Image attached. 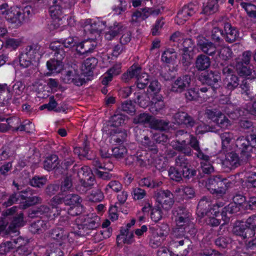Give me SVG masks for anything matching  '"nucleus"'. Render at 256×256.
Returning a JSON list of instances; mask_svg holds the SVG:
<instances>
[{
	"mask_svg": "<svg viewBox=\"0 0 256 256\" xmlns=\"http://www.w3.org/2000/svg\"><path fill=\"white\" fill-rule=\"evenodd\" d=\"M236 150L244 160H248L253 152V148H256V134H251L246 136H240L236 141Z\"/></svg>",
	"mask_w": 256,
	"mask_h": 256,
	"instance_id": "nucleus-1",
	"label": "nucleus"
},
{
	"mask_svg": "<svg viewBox=\"0 0 256 256\" xmlns=\"http://www.w3.org/2000/svg\"><path fill=\"white\" fill-rule=\"evenodd\" d=\"M100 224V218L96 215L88 214L83 220V224L80 226L78 230L74 233L80 236H89L90 232H94Z\"/></svg>",
	"mask_w": 256,
	"mask_h": 256,
	"instance_id": "nucleus-2",
	"label": "nucleus"
},
{
	"mask_svg": "<svg viewBox=\"0 0 256 256\" xmlns=\"http://www.w3.org/2000/svg\"><path fill=\"white\" fill-rule=\"evenodd\" d=\"M226 180L219 176H211L206 182V186L212 194L222 196L226 194Z\"/></svg>",
	"mask_w": 256,
	"mask_h": 256,
	"instance_id": "nucleus-3",
	"label": "nucleus"
},
{
	"mask_svg": "<svg viewBox=\"0 0 256 256\" xmlns=\"http://www.w3.org/2000/svg\"><path fill=\"white\" fill-rule=\"evenodd\" d=\"M134 157L136 165L140 168L147 169L154 165V156L146 150H138Z\"/></svg>",
	"mask_w": 256,
	"mask_h": 256,
	"instance_id": "nucleus-4",
	"label": "nucleus"
},
{
	"mask_svg": "<svg viewBox=\"0 0 256 256\" xmlns=\"http://www.w3.org/2000/svg\"><path fill=\"white\" fill-rule=\"evenodd\" d=\"M62 80L64 84H74L77 86H81L86 83L84 78H82L78 74V66L74 64L72 69L66 71V73L62 74Z\"/></svg>",
	"mask_w": 256,
	"mask_h": 256,
	"instance_id": "nucleus-5",
	"label": "nucleus"
},
{
	"mask_svg": "<svg viewBox=\"0 0 256 256\" xmlns=\"http://www.w3.org/2000/svg\"><path fill=\"white\" fill-rule=\"evenodd\" d=\"M198 79L202 84L210 86L211 89L214 91L217 90L220 86L218 82L220 80V77L218 74L212 71L202 73L199 75Z\"/></svg>",
	"mask_w": 256,
	"mask_h": 256,
	"instance_id": "nucleus-6",
	"label": "nucleus"
},
{
	"mask_svg": "<svg viewBox=\"0 0 256 256\" xmlns=\"http://www.w3.org/2000/svg\"><path fill=\"white\" fill-rule=\"evenodd\" d=\"M173 214L178 226L188 227L190 222V214L186 208L178 206L174 210Z\"/></svg>",
	"mask_w": 256,
	"mask_h": 256,
	"instance_id": "nucleus-7",
	"label": "nucleus"
},
{
	"mask_svg": "<svg viewBox=\"0 0 256 256\" xmlns=\"http://www.w3.org/2000/svg\"><path fill=\"white\" fill-rule=\"evenodd\" d=\"M2 14L5 16L6 20L16 26H20L24 20V16L20 10L16 7H11L8 10L2 12Z\"/></svg>",
	"mask_w": 256,
	"mask_h": 256,
	"instance_id": "nucleus-8",
	"label": "nucleus"
},
{
	"mask_svg": "<svg viewBox=\"0 0 256 256\" xmlns=\"http://www.w3.org/2000/svg\"><path fill=\"white\" fill-rule=\"evenodd\" d=\"M197 46L204 54L213 56L216 54L217 48L216 44L204 36L197 38Z\"/></svg>",
	"mask_w": 256,
	"mask_h": 256,
	"instance_id": "nucleus-9",
	"label": "nucleus"
},
{
	"mask_svg": "<svg viewBox=\"0 0 256 256\" xmlns=\"http://www.w3.org/2000/svg\"><path fill=\"white\" fill-rule=\"evenodd\" d=\"M173 194L169 190H160L156 194V201L159 204L158 208L170 209L174 204Z\"/></svg>",
	"mask_w": 256,
	"mask_h": 256,
	"instance_id": "nucleus-10",
	"label": "nucleus"
},
{
	"mask_svg": "<svg viewBox=\"0 0 256 256\" xmlns=\"http://www.w3.org/2000/svg\"><path fill=\"white\" fill-rule=\"evenodd\" d=\"M196 10L197 6L192 4L184 6L177 14L176 18V23L179 25L184 24Z\"/></svg>",
	"mask_w": 256,
	"mask_h": 256,
	"instance_id": "nucleus-11",
	"label": "nucleus"
},
{
	"mask_svg": "<svg viewBox=\"0 0 256 256\" xmlns=\"http://www.w3.org/2000/svg\"><path fill=\"white\" fill-rule=\"evenodd\" d=\"M136 140L140 144L153 154H157L158 152V145L155 143L153 136H148L145 134V132L142 130L140 136H136Z\"/></svg>",
	"mask_w": 256,
	"mask_h": 256,
	"instance_id": "nucleus-12",
	"label": "nucleus"
},
{
	"mask_svg": "<svg viewBox=\"0 0 256 256\" xmlns=\"http://www.w3.org/2000/svg\"><path fill=\"white\" fill-rule=\"evenodd\" d=\"M54 5L50 8L52 18H62L68 20L69 16L64 14V10L67 6L66 0H54Z\"/></svg>",
	"mask_w": 256,
	"mask_h": 256,
	"instance_id": "nucleus-13",
	"label": "nucleus"
},
{
	"mask_svg": "<svg viewBox=\"0 0 256 256\" xmlns=\"http://www.w3.org/2000/svg\"><path fill=\"white\" fill-rule=\"evenodd\" d=\"M191 82L190 76L184 74L180 76L172 84L171 91L176 93H181L190 87Z\"/></svg>",
	"mask_w": 256,
	"mask_h": 256,
	"instance_id": "nucleus-14",
	"label": "nucleus"
},
{
	"mask_svg": "<svg viewBox=\"0 0 256 256\" xmlns=\"http://www.w3.org/2000/svg\"><path fill=\"white\" fill-rule=\"evenodd\" d=\"M176 123L178 124H183L186 128H192L198 124V121L186 112H178L174 116Z\"/></svg>",
	"mask_w": 256,
	"mask_h": 256,
	"instance_id": "nucleus-15",
	"label": "nucleus"
},
{
	"mask_svg": "<svg viewBox=\"0 0 256 256\" xmlns=\"http://www.w3.org/2000/svg\"><path fill=\"white\" fill-rule=\"evenodd\" d=\"M21 192L25 194V195H20L21 198L26 200L21 205L23 209H26L33 205L40 204L42 202V198L40 197L32 196V190L29 188L22 191Z\"/></svg>",
	"mask_w": 256,
	"mask_h": 256,
	"instance_id": "nucleus-16",
	"label": "nucleus"
},
{
	"mask_svg": "<svg viewBox=\"0 0 256 256\" xmlns=\"http://www.w3.org/2000/svg\"><path fill=\"white\" fill-rule=\"evenodd\" d=\"M97 46L93 40H87L79 42L76 45V51L80 55H88L92 53Z\"/></svg>",
	"mask_w": 256,
	"mask_h": 256,
	"instance_id": "nucleus-17",
	"label": "nucleus"
},
{
	"mask_svg": "<svg viewBox=\"0 0 256 256\" xmlns=\"http://www.w3.org/2000/svg\"><path fill=\"white\" fill-rule=\"evenodd\" d=\"M240 160L238 154L234 152L228 153L226 155L225 160L222 162V164L230 169L235 168L242 164L243 162H246L242 157Z\"/></svg>",
	"mask_w": 256,
	"mask_h": 256,
	"instance_id": "nucleus-18",
	"label": "nucleus"
},
{
	"mask_svg": "<svg viewBox=\"0 0 256 256\" xmlns=\"http://www.w3.org/2000/svg\"><path fill=\"white\" fill-rule=\"evenodd\" d=\"M224 30L225 32L224 38L226 41L228 43H232L239 38V32L238 30L232 25L226 22L224 24Z\"/></svg>",
	"mask_w": 256,
	"mask_h": 256,
	"instance_id": "nucleus-19",
	"label": "nucleus"
},
{
	"mask_svg": "<svg viewBox=\"0 0 256 256\" xmlns=\"http://www.w3.org/2000/svg\"><path fill=\"white\" fill-rule=\"evenodd\" d=\"M10 220H11V222H10L8 226V232L15 233L18 232L20 228L23 226L25 224L24 214L22 212L16 214Z\"/></svg>",
	"mask_w": 256,
	"mask_h": 256,
	"instance_id": "nucleus-20",
	"label": "nucleus"
},
{
	"mask_svg": "<svg viewBox=\"0 0 256 256\" xmlns=\"http://www.w3.org/2000/svg\"><path fill=\"white\" fill-rule=\"evenodd\" d=\"M210 58L204 54H200L196 58L194 66L198 71L201 72L208 70L210 67Z\"/></svg>",
	"mask_w": 256,
	"mask_h": 256,
	"instance_id": "nucleus-21",
	"label": "nucleus"
},
{
	"mask_svg": "<svg viewBox=\"0 0 256 256\" xmlns=\"http://www.w3.org/2000/svg\"><path fill=\"white\" fill-rule=\"evenodd\" d=\"M25 88L24 84L20 80L16 81L12 86V90H10L12 97L14 96L12 102L16 104H20L21 99L20 95L22 94Z\"/></svg>",
	"mask_w": 256,
	"mask_h": 256,
	"instance_id": "nucleus-22",
	"label": "nucleus"
},
{
	"mask_svg": "<svg viewBox=\"0 0 256 256\" xmlns=\"http://www.w3.org/2000/svg\"><path fill=\"white\" fill-rule=\"evenodd\" d=\"M124 29L125 27L122 24L115 22L108 27V30L105 34V38L110 40L118 34H122Z\"/></svg>",
	"mask_w": 256,
	"mask_h": 256,
	"instance_id": "nucleus-23",
	"label": "nucleus"
},
{
	"mask_svg": "<svg viewBox=\"0 0 256 256\" xmlns=\"http://www.w3.org/2000/svg\"><path fill=\"white\" fill-rule=\"evenodd\" d=\"M11 99L10 88L6 84H0V105L8 104Z\"/></svg>",
	"mask_w": 256,
	"mask_h": 256,
	"instance_id": "nucleus-24",
	"label": "nucleus"
},
{
	"mask_svg": "<svg viewBox=\"0 0 256 256\" xmlns=\"http://www.w3.org/2000/svg\"><path fill=\"white\" fill-rule=\"evenodd\" d=\"M50 48L54 52V58L62 61L66 56V52L64 50V47L60 44V42H52L50 44Z\"/></svg>",
	"mask_w": 256,
	"mask_h": 256,
	"instance_id": "nucleus-25",
	"label": "nucleus"
},
{
	"mask_svg": "<svg viewBox=\"0 0 256 256\" xmlns=\"http://www.w3.org/2000/svg\"><path fill=\"white\" fill-rule=\"evenodd\" d=\"M225 0H212L208 2L202 10V12L204 14H212L218 10L220 4H222Z\"/></svg>",
	"mask_w": 256,
	"mask_h": 256,
	"instance_id": "nucleus-26",
	"label": "nucleus"
},
{
	"mask_svg": "<svg viewBox=\"0 0 256 256\" xmlns=\"http://www.w3.org/2000/svg\"><path fill=\"white\" fill-rule=\"evenodd\" d=\"M188 140V144H190V146L196 152V154L197 157L199 158L204 160L206 161L208 160L209 159V156L207 155L204 154L202 152L200 147L199 142L198 140L196 139V138H195L194 136L191 135V137Z\"/></svg>",
	"mask_w": 256,
	"mask_h": 256,
	"instance_id": "nucleus-27",
	"label": "nucleus"
},
{
	"mask_svg": "<svg viewBox=\"0 0 256 256\" xmlns=\"http://www.w3.org/2000/svg\"><path fill=\"white\" fill-rule=\"evenodd\" d=\"M210 203L209 197L204 196L199 201L198 205V214L199 216L203 217L207 212Z\"/></svg>",
	"mask_w": 256,
	"mask_h": 256,
	"instance_id": "nucleus-28",
	"label": "nucleus"
},
{
	"mask_svg": "<svg viewBox=\"0 0 256 256\" xmlns=\"http://www.w3.org/2000/svg\"><path fill=\"white\" fill-rule=\"evenodd\" d=\"M170 124V122L168 120L152 118L150 122V127L154 130L166 131L169 129Z\"/></svg>",
	"mask_w": 256,
	"mask_h": 256,
	"instance_id": "nucleus-29",
	"label": "nucleus"
},
{
	"mask_svg": "<svg viewBox=\"0 0 256 256\" xmlns=\"http://www.w3.org/2000/svg\"><path fill=\"white\" fill-rule=\"evenodd\" d=\"M50 236L59 242H62L68 238L67 232L62 228H53L50 232Z\"/></svg>",
	"mask_w": 256,
	"mask_h": 256,
	"instance_id": "nucleus-30",
	"label": "nucleus"
},
{
	"mask_svg": "<svg viewBox=\"0 0 256 256\" xmlns=\"http://www.w3.org/2000/svg\"><path fill=\"white\" fill-rule=\"evenodd\" d=\"M58 158L56 154L48 156L44 162V168L45 170L50 171L58 167Z\"/></svg>",
	"mask_w": 256,
	"mask_h": 256,
	"instance_id": "nucleus-31",
	"label": "nucleus"
},
{
	"mask_svg": "<svg viewBox=\"0 0 256 256\" xmlns=\"http://www.w3.org/2000/svg\"><path fill=\"white\" fill-rule=\"evenodd\" d=\"M225 83V88L232 91L237 88L240 84L238 77L235 74L228 75Z\"/></svg>",
	"mask_w": 256,
	"mask_h": 256,
	"instance_id": "nucleus-32",
	"label": "nucleus"
},
{
	"mask_svg": "<svg viewBox=\"0 0 256 256\" xmlns=\"http://www.w3.org/2000/svg\"><path fill=\"white\" fill-rule=\"evenodd\" d=\"M48 228L46 222L42 220H38L30 224L29 230L33 234L42 232Z\"/></svg>",
	"mask_w": 256,
	"mask_h": 256,
	"instance_id": "nucleus-33",
	"label": "nucleus"
},
{
	"mask_svg": "<svg viewBox=\"0 0 256 256\" xmlns=\"http://www.w3.org/2000/svg\"><path fill=\"white\" fill-rule=\"evenodd\" d=\"M46 66L48 68L54 72H60L63 68L62 61L58 60L55 58H51L47 62Z\"/></svg>",
	"mask_w": 256,
	"mask_h": 256,
	"instance_id": "nucleus-34",
	"label": "nucleus"
},
{
	"mask_svg": "<svg viewBox=\"0 0 256 256\" xmlns=\"http://www.w3.org/2000/svg\"><path fill=\"white\" fill-rule=\"evenodd\" d=\"M134 95L136 96V102L142 108H145L150 104V98L147 93L144 92H135Z\"/></svg>",
	"mask_w": 256,
	"mask_h": 256,
	"instance_id": "nucleus-35",
	"label": "nucleus"
},
{
	"mask_svg": "<svg viewBox=\"0 0 256 256\" xmlns=\"http://www.w3.org/2000/svg\"><path fill=\"white\" fill-rule=\"evenodd\" d=\"M50 208L46 205H41L39 207L29 210L28 216L30 218L40 217L42 215L49 212Z\"/></svg>",
	"mask_w": 256,
	"mask_h": 256,
	"instance_id": "nucleus-36",
	"label": "nucleus"
},
{
	"mask_svg": "<svg viewBox=\"0 0 256 256\" xmlns=\"http://www.w3.org/2000/svg\"><path fill=\"white\" fill-rule=\"evenodd\" d=\"M81 201V198L76 194H70L64 196V204L67 206H78Z\"/></svg>",
	"mask_w": 256,
	"mask_h": 256,
	"instance_id": "nucleus-37",
	"label": "nucleus"
},
{
	"mask_svg": "<svg viewBox=\"0 0 256 256\" xmlns=\"http://www.w3.org/2000/svg\"><path fill=\"white\" fill-rule=\"evenodd\" d=\"M237 73L242 76H247L251 75L252 69L245 64L237 62L235 65Z\"/></svg>",
	"mask_w": 256,
	"mask_h": 256,
	"instance_id": "nucleus-38",
	"label": "nucleus"
},
{
	"mask_svg": "<svg viewBox=\"0 0 256 256\" xmlns=\"http://www.w3.org/2000/svg\"><path fill=\"white\" fill-rule=\"evenodd\" d=\"M172 146L174 150L182 152L185 156H190L192 155V149L188 144L186 142L174 144Z\"/></svg>",
	"mask_w": 256,
	"mask_h": 256,
	"instance_id": "nucleus-39",
	"label": "nucleus"
},
{
	"mask_svg": "<svg viewBox=\"0 0 256 256\" xmlns=\"http://www.w3.org/2000/svg\"><path fill=\"white\" fill-rule=\"evenodd\" d=\"M127 116L121 114H114L112 116L110 120L111 126L118 127L124 123Z\"/></svg>",
	"mask_w": 256,
	"mask_h": 256,
	"instance_id": "nucleus-40",
	"label": "nucleus"
},
{
	"mask_svg": "<svg viewBox=\"0 0 256 256\" xmlns=\"http://www.w3.org/2000/svg\"><path fill=\"white\" fill-rule=\"evenodd\" d=\"M118 108L130 115H134L136 110L135 104L132 100H126L122 102Z\"/></svg>",
	"mask_w": 256,
	"mask_h": 256,
	"instance_id": "nucleus-41",
	"label": "nucleus"
},
{
	"mask_svg": "<svg viewBox=\"0 0 256 256\" xmlns=\"http://www.w3.org/2000/svg\"><path fill=\"white\" fill-rule=\"evenodd\" d=\"M222 140V148L224 150H227L231 140L234 138V135L231 132H224L220 134Z\"/></svg>",
	"mask_w": 256,
	"mask_h": 256,
	"instance_id": "nucleus-42",
	"label": "nucleus"
},
{
	"mask_svg": "<svg viewBox=\"0 0 256 256\" xmlns=\"http://www.w3.org/2000/svg\"><path fill=\"white\" fill-rule=\"evenodd\" d=\"M214 122L222 128L226 129L231 125L230 120L222 112L215 120Z\"/></svg>",
	"mask_w": 256,
	"mask_h": 256,
	"instance_id": "nucleus-43",
	"label": "nucleus"
},
{
	"mask_svg": "<svg viewBox=\"0 0 256 256\" xmlns=\"http://www.w3.org/2000/svg\"><path fill=\"white\" fill-rule=\"evenodd\" d=\"M239 127L244 131L246 132H254V130H256L254 126L253 122L248 120H240L238 122Z\"/></svg>",
	"mask_w": 256,
	"mask_h": 256,
	"instance_id": "nucleus-44",
	"label": "nucleus"
},
{
	"mask_svg": "<svg viewBox=\"0 0 256 256\" xmlns=\"http://www.w3.org/2000/svg\"><path fill=\"white\" fill-rule=\"evenodd\" d=\"M176 140L174 144H180L188 141L191 137V134L184 130H180L176 132Z\"/></svg>",
	"mask_w": 256,
	"mask_h": 256,
	"instance_id": "nucleus-45",
	"label": "nucleus"
},
{
	"mask_svg": "<svg viewBox=\"0 0 256 256\" xmlns=\"http://www.w3.org/2000/svg\"><path fill=\"white\" fill-rule=\"evenodd\" d=\"M52 20L48 24V28L50 30L59 28L61 26H65L67 24L68 20H65L62 18H52Z\"/></svg>",
	"mask_w": 256,
	"mask_h": 256,
	"instance_id": "nucleus-46",
	"label": "nucleus"
},
{
	"mask_svg": "<svg viewBox=\"0 0 256 256\" xmlns=\"http://www.w3.org/2000/svg\"><path fill=\"white\" fill-rule=\"evenodd\" d=\"M176 58V54L173 49L165 50L162 54V60L166 63H170Z\"/></svg>",
	"mask_w": 256,
	"mask_h": 256,
	"instance_id": "nucleus-47",
	"label": "nucleus"
},
{
	"mask_svg": "<svg viewBox=\"0 0 256 256\" xmlns=\"http://www.w3.org/2000/svg\"><path fill=\"white\" fill-rule=\"evenodd\" d=\"M40 46L38 44H32L28 46L26 49V52L30 56V58L35 59L36 58L40 55Z\"/></svg>",
	"mask_w": 256,
	"mask_h": 256,
	"instance_id": "nucleus-48",
	"label": "nucleus"
},
{
	"mask_svg": "<svg viewBox=\"0 0 256 256\" xmlns=\"http://www.w3.org/2000/svg\"><path fill=\"white\" fill-rule=\"evenodd\" d=\"M152 119V117L146 113H142L135 116L133 119V122L135 124H144L150 123Z\"/></svg>",
	"mask_w": 256,
	"mask_h": 256,
	"instance_id": "nucleus-49",
	"label": "nucleus"
},
{
	"mask_svg": "<svg viewBox=\"0 0 256 256\" xmlns=\"http://www.w3.org/2000/svg\"><path fill=\"white\" fill-rule=\"evenodd\" d=\"M187 228L188 227L178 226L176 225V227L173 229L172 237L178 238V239L186 240V242H188V240L184 236L186 228Z\"/></svg>",
	"mask_w": 256,
	"mask_h": 256,
	"instance_id": "nucleus-50",
	"label": "nucleus"
},
{
	"mask_svg": "<svg viewBox=\"0 0 256 256\" xmlns=\"http://www.w3.org/2000/svg\"><path fill=\"white\" fill-rule=\"evenodd\" d=\"M127 152L126 148L122 146L115 147L112 150V156L116 159L123 158Z\"/></svg>",
	"mask_w": 256,
	"mask_h": 256,
	"instance_id": "nucleus-51",
	"label": "nucleus"
},
{
	"mask_svg": "<svg viewBox=\"0 0 256 256\" xmlns=\"http://www.w3.org/2000/svg\"><path fill=\"white\" fill-rule=\"evenodd\" d=\"M77 174L80 180L86 179L89 176H94L92 170L88 166H84L80 168L78 170Z\"/></svg>",
	"mask_w": 256,
	"mask_h": 256,
	"instance_id": "nucleus-52",
	"label": "nucleus"
},
{
	"mask_svg": "<svg viewBox=\"0 0 256 256\" xmlns=\"http://www.w3.org/2000/svg\"><path fill=\"white\" fill-rule=\"evenodd\" d=\"M47 179L45 176H34L30 179V184L36 188H41L46 184Z\"/></svg>",
	"mask_w": 256,
	"mask_h": 256,
	"instance_id": "nucleus-53",
	"label": "nucleus"
},
{
	"mask_svg": "<svg viewBox=\"0 0 256 256\" xmlns=\"http://www.w3.org/2000/svg\"><path fill=\"white\" fill-rule=\"evenodd\" d=\"M4 120L6 122V124L8 126V130L12 129L14 130H16V127L20 124V121L18 118H12L7 119L0 118V121L4 122Z\"/></svg>",
	"mask_w": 256,
	"mask_h": 256,
	"instance_id": "nucleus-54",
	"label": "nucleus"
},
{
	"mask_svg": "<svg viewBox=\"0 0 256 256\" xmlns=\"http://www.w3.org/2000/svg\"><path fill=\"white\" fill-rule=\"evenodd\" d=\"M184 94L186 98L189 101L196 100L200 97L198 90L195 88H188Z\"/></svg>",
	"mask_w": 256,
	"mask_h": 256,
	"instance_id": "nucleus-55",
	"label": "nucleus"
},
{
	"mask_svg": "<svg viewBox=\"0 0 256 256\" xmlns=\"http://www.w3.org/2000/svg\"><path fill=\"white\" fill-rule=\"evenodd\" d=\"M240 88L241 89L242 94H244L248 98L252 100V96L251 95L250 84L246 80H243L241 83H240Z\"/></svg>",
	"mask_w": 256,
	"mask_h": 256,
	"instance_id": "nucleus-56",
	"label": "nucleus"
},
{
	"mask_svg": "<svg viewBox=\"0 0 256 256\" xmlns=\"http://www.w3.org/2000/svg\"><path fill=\"white\" fill-rule=\"evenodd\" d=\"M46 256H63V252L60 248L54 244H50L46 249Z\"/></svg>",
	"mask_w": 256,
	"mask_h": 256,
	"instance_id": "nucleus-57",
	"label": "nucleus"
},
{
	"mask_svg": "<svg viewBox=\"0 0 256 256\" xmlns=\"http://www.w3.org/2000/svg\"><path fill=\"white\" fill-rule=\"evenodd\" d=\"M148 75L146 73H142L138 77L137 87L140 89L144 88L149 83Z\"/></svg>",
	"mask_w": 256,
	"mask_h": 256,
	"instance_id": "nucleus-58",
	"label": "nucleus"
},
{
	"mask_svg": "<svg viewBox=\"0 0 256 256\" xmlns=\"http://www.w3.org/2000/svg\"><path fill=\"white\" fill-rule=\"evenodd\" d=\"M98 63V59L96 58H88L84 61V66L88 72H90L96 68Z\"/></svg>",
	"mask_w": 256,
	"mask_h": 256,
	"instance_id": "nucleus-59",
	"label": "nucleus"
},
{
	"mask_svg": "<svg viewBox=\"0 0 256 256\" xmlns=\"http://www.w3.org/2000/svg\"><path fill=\"white\" fill-rule=\"evenodd\" d=\"M168 174L172 180L180 182L182 180V170L180 171L176 168L170 167L168 170Z\"/></svg>",
	"mask_w": 256,
	"mask_h": 256,
	"instance_id": "nucleus-60",
	"label": "nucleus"
},
{
	"mask_svg": "<svg viewBox=\"0 0 256 256\" xmlns=\"http://www.w3.org/2000/svg\"><path fill=\"white\" fill-rule=\"evenodd\" d=\"M14 154V150L10 146L3 147L0 150V161L7 160Z\"/></svg>",
	"mask_w": 256,
	"mask_h": 256,
	"instance_id": "nucleus-61",
	"label": "nucleus"
},
{
	"mask_svg": "<svg viewBox=\"0 0 256 256\" xmlns=\"http://www.w3.org/2000/svg\"><path fill=\"white\" fill-rule=\"evenodd\" d=\"M32 58L26 52L22 53L19 57L20 66L24 68H28L32 64Z\"/></svg>",
	"mask_w": 256,
	"mask_h": 256,
	"instance_id": "nucleus-62",
	"label": "nucleus"
},
{
	"mask_svg": "<svg viewBox=\"0 0 256 256\" xmlns=\"http://www.w3.org/2000/svg\"><path fill=\"white\" fill-rule=\"evenodd\" d=\"M224 34L222 29L218 27H214L212 30L211 37L213 40L216 42H220L222 40V37H224Z\"/></svg>",
	"mask_w": 256,
	"mask_h": 256,
	"instance_id": "nucleus-63",
	"label": "nucleus"
},
{
	"mask_svg": "<svg viewBox=\"0 0 256 256\" xmlns=\"http://www.w3.org/2000/svg\"><path fill=\"white\" fill-rule=\"evenodd\" d=\"M232 52L229 47H224L218 51V55L222 60H227L232 57Z\"/></svg>",
	"mask_w": 256,
	"mask_h": 256,
	"instance_id": "nucleus-64",
	"label": "nucleus"
}]
</instances>
